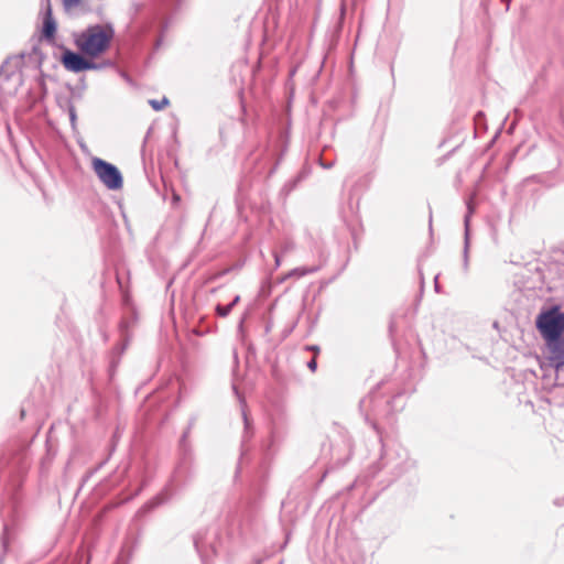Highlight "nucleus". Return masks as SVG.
I'll list each match as a JSON object with an SVG mask.
<instances>
[{"label": "nucleus", "instance_id": "1", "mask_svg": "<svg viewBox=\"0 0 564 564\" xmlns=\"http://www.w3.org/2000/svg\"><path fill=\"white\" fill-rule=\"evenodd\" d=\"M112 39L111 28L97 24L74 34V44L84 56L94 59L108 51Z\"/></svg>", "mask_w": 564, "mask_h": 564}, {"label": "nucleus", "instance_id": "2", "mask_svg": "<svg viewBox=\"0 0 564 564\" xmlns=\"http://www.w3.org/2000/svg\"><path fill=\"white\" fill-rule=\"evenodd\" d=\"M536 328L549 345L556 343L564 333V313L558 306L540 313L536 318Z\"/></svg>", "mask_w": 564, "mask_h": 564}, {"label": "nucleus", "instance_id": "3", "mask_svg": "<svg viewBox=\"0 0 564 564\" xmlns=\"http://www.w3.org/2000/svg\"><path fill=\"white\" fill-rule=\"evenodd\" d=\"M25 55L9 57L0 68V88L4 94L11 95L22 84L21 66Z\"/></svg>", "mask_w": 564, "mask_h": 564}, {"label": "nucleus", "instance_id": "4", "mask_svg": "<svg viewBox=\"0 0 564 564\" xmlns=\"http://www.w3.org/2000/svg\"><path fill=\"white\" fill-rule=\"evenodd\" d=\"M93 169L99 180L109 189H119L122 187V176L115 165L99 158H95L93 160Z\"/></svg>", "mask_w": 564, "mask_h": 564}, {"label": "nucleus", "instance_id": "5", "mask_svg": "<svg viewBox=\"0 0 564 564\" xmlns=\"http://www.w3.org/2000/svg\"><path fill=\"white\" fill-rule=\"evenodd\" d=\"M61 62L67 70L74 73H80L95 68V64L90 61L89 57L84 56L80 52L75 53L68 48L63 50Z\"/></svg>", "mask_w": 564, "mask_h": 564}, {"label": "nucleus", "instance_id": "6", "mask_svg": "<svg viewBox=\"0 0 564 564\" xmlns=\"http://www.w3.org/2000/svg\"><path fill=\"white\" fill-rule=\"evenodd\" d=\"M56 22L52 17L51 9H48L45 13L43 28H42V39L46 40L50 43H54L55 34H56Z\"/></svg>", "mask_w": 564, "mask_h": 564}, {"label": "nucleus", "instance_id": "7", "mask_svg": "<svg viewBox=\"0 0 564 564\" xmlns=\"http://www.w3.org/2000/svg\"><path fill=\"white\" fill-rule=\"evenodd\" d=\"M240 296L237 295L234 301L228 305H217L216 312L220 317H226L232 310V307L239 302Z\"/></svg>", "mask_w": 564, "mask_h": 564}, {"label": "nucleus", "instance_id": "8", "mask_svg": "<svg viewBox=\"0 0 564 564\" xmlns=\"http://www.w3.org/2000/svg\"><path fill=\"white\" fill-rule=\"evenodd\" d=\"M149 102L154 110H162L170 104L166 97H163L161 100L152 99Z\"/></svg>", "mask_w": 564, "mask_h": 564}, {"label": "nucleus", "instance_id": "9", "mask_svg": "<svg viewBox=\"0 0 564 564\" xmlns=\"http://www.w3.org/2000/svg\"><path fill=\"white\" fill-rule=\"evenodd\" d=\"M307 367H308V369H310L312 372H315V371H316V369H317L316 356H314V357L312 358V360H311V361H308Z\"/></svg>", "mask_w": 564, "mask_h": 564}, {"label": "nucleus", "instance_id": "10", "mask_svg": "<svg viewBox=\"0 0 564 564\" xmlns=\"http://www.w3.org/2000/svg\"><path fill=\"white\" fill-rule=\"evenodd\" d=\"M63 2L67 8H74L80 3V0H63Z\"/></svg>", "mask_w": 564, "mask_h": 564}, {"label": "nucleus", "instance_id": "11", "mask_svg": "<svg viewBox=\"0 0 564 564\" xmlns=\"http://www.w3.org/2000/svg\"><path fill=\"white\" fill-rule=\"evenodd\" d=\"M307 272H311V270H304V269H295L293 270L290 275H297V276H303L304 274H306Z\"/></svg>", "mask_w": 564, "mask_h": 564}, {"label": "nucleus", "instance_id": "12", "mask_svg": "<svg viewBox=\"0 0 564 564\" xmlns=\"http://www.w3.org/2000/svg\"><path fill=\"white\" fill-rule=\"evenodd\" d=\"M306 349L313 351L315 354V356H317L319 354V347L318 346H315V345L307 346Z\"/></svg>", "mask_w": 564, "mask_h": 564}]
</instances>
